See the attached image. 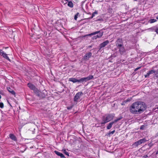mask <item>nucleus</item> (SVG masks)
Returning a JSON list of instances; mask_svg holds the SVG:
<instances>
[{"mask_svg": "<svg viewBox=\"0 0 158 158\" xmlns=\"http://www.w3.org/2000/svg\"><path fill=\"white\" fill-rule=\"evenodd\" d=\"M140 68V67H138L136 68L135 69V71H137V70L138 69H139Z\"/></svg>", "mask_w": 158, "mask_h": 158, "instance_id": "obj_31", "label": "nucleus"}, {"mask_svg": "<svg viewBox=\"0 0 158 158\" xmlns=\"http://www.w3.org/2000/svg\"><path fill=\"white\" fill-rule=\"evenodd\" d=\"M114 116V114H107L102 117L103 122L102 123V124H104L107 123L113 119Z\"/></svg>", "mask_w": 158, "mask_h": 158, "instance_id": "obj_2", "label": "nucleus"}, {"mask_svg": "<svg viewBox=\"0 0 158 158\" xmlns=\"http://www.w3.org/2000/svg\"><path fill=\"white\" fill-rule=\"evenodd\" d=\"M157 21V20L156 19H150L149 21V23H154L155 22H156Z\"/></svg>", "mask_w": 158, "mask_h": 158, "instance_id": "obj_21", "label": "nucleus"}, {"mask_svg": "<svg viewBox=\"0 0 158 158\" xmlns=\"http://www.w3.org/2000/svg\"><path fill=\"white\" fill-rule=\"evenodd\" d=\"M115 44L117 48L123 45L122 40L120 38L118 39L115 42Z\"/></svg>", "mask_w": 158, "mask_h": 158, "instance_id": "obj_9", "label": "nucleus"}, {"mask_svg": "<svg viewBox=\"0 0 158 158\" xmlns=\"http://www.w3.org/2000/svg\"><path fill=\"white\" fill-rule=\"evenodd\" d=\"M55 153L58 156H60L61 158L64 157V156L62 153L59 152L55 151Z\"/></svg>", "mask_w": 158, "mask_h": 158, "instance_id": "obj_15", "label": "nucleus"}, {"mask_svg": "<svg viewBox=\"0 0 158 158\" xmlns=\"http://www.w3.org/2000/svg\"><path fill=\"white\" fill-rule=\"evenodd\" d=\"M98 14V12L97 11H95L92 14V15L91 17H90L89 19H91L93 18L95 16V14Z\"/></svg>", "mask_w": 158, "mask_h": 158, "instance_id": "obj_22", "label": "nucleus"}, {"mask_svg": "<svg viewBox=\"0 0 158 158\" xmlns=\"http://www.w3.org/2000/svg\"><path fill=\"white\" fill-rule=\"evenodd\" d=\"M27 85L31 89L33 90L34 92L36 94V92L38 90L37 88L33 84L31 83H28Z\"/></svg>", "mask_w": 158, "mask_h": 158, "instance_id": "obj_7", "label": "nucleus"}, {"mask_svg": "<svg viewBox=\"0 0 158 158\" xmlns=\"http://www.w3.org/2000/svg\"><path fill=\"white\" fill-rule=\"evenodd\" d=\"M9 137L12 140L15 141L16 140V137L13 134H10Z\"/></svg>", "mask_w": 158, "mask_h": 158, "instance_id": "obj_18", "label": "nucleus"}, {"mask_svg": "<svg viewBox=\"0 0 158 158\" xmlns=\"http://www.w3.org/2000/svg\"><path fill=\"white\" fill-rule=\"evenodd\" d=\"M114 122L113 121H112L109 123L108 125L107 126V129H110L112 125L114 123Z\"/></svg>", "mask_w": 158, "mask_h": 158, "instance_id": "obj_19", "label": "nucleus"}, {"mask_svg": "<svg viewBox=\"0 0 158 158\" xmlns=\"http://www.w3.org/2000/svg\"><path fill=\"white\" fill-rule=\"evenodd\" d=\"M115 132V131L114 130L113 131H110L109 132V134L110 135V134H114V132Z\"/></svg>", "mask_w": 158, "mask_h": 158, "instance_id": "obj_28", "label": "nucleus"}, {"mask_svg": "<svg viewBox=\"0 0 158 158\" xmlns=\"http://www.w3.org/2000/svg\"><path fill=\"white\" fill-rule=\"evenodd\" d=\"M109 43V41L108 40H106L103 42L102 43L100 44L99 47L100 49H102V48L105 47Z\"/></svg>", "mask_w": 158, "mask_h": 158, "instance_id": "obj_11", "label": "nucleus"}, {"mask_svg": "<svg viewBox=\"0 0 158 158\" xmlns=\"http://www.w3.org/2000/svg\"><path fill=\"white\" fill-rule=\"evenodd\" d=\"M119 49V51L121 54H122L125 52V49L123 45L121 46L120 47L117 48Z\"/></svg>", "mask_w": 158, "mask_h": 158, "instance_id": "obj_12", "label": "nucleus"}, {"mask_svg": "<svg viewBox=\"0 0 158 158\" xmlns=\"http://www.w3.org/2000/svg\"><path fill=\"white\" fill-rule=\"evenodd\" d=\"M83 94V93L82 92H79L77 93L74 98V101L75 102H77L78 100L80 98L81 96Z\"/></svg>", "mask_w": 158, "mask_h": 158, "instance_id": "obj_8", "label": "nucleus"}, {"mask_svg": "<svg viewBox=\"0 0 158 158\" xmlns=\"http://www.w3.org/2000/svg\"><path fill=\"white\" fill-rule=\"evenodd\" d=\"M154 75L155 76H156L157 77H158V69L156 71V72Z\"/></svg>", "mask_w": 158, "mask_h": 158, "instance_id": "obj_25", "label": "nucleus"}, {"mask_svg": "<svg viewBox=\"0 0 158 158\" xmlns=\"http://www.w3.org/2000/svg\"><path fill=\"white\" fill-rule=\"evenodd\" d=\"M147 140L145 138L141 139L138 141L135 142L133 144V145L136 147L138 146L139 145L145 143Z\"/></svg>", "mask_w": 158, "mask_h": 158, "instance_id": "obj_6", "label": "nucleus"}, {"mask_svg": "<svg viewBox=\"0 0 158 158\" xmlns=\"http://www.w3.org/2000/svg\"><path fill=\"white\" fill-rule=\"evenodd\" d=\"M71 108H72V107H67V109H71Z\"/></svg>", "mask_w": 158, "mask_h": 158, "instance_id": "obj_33", "label": "nucleus"}, {"mask_svg": "<svg viewBox=\"0 0 158 158\" xmlns=\"http://www.w3.org/2000/svg\"><path fill=\"white\" fill-rule=\"evenodd\" d=\"M146 108V105L144 102L138 101L133 103L130 107L129 110L133 114H139L143 113Z\"/></svg>", "mask_w": 158, "mask_h": 158, "instance_id": "obj_1", "label": "nucleus"}, {"mask_svg": "<svg viewBox=\"0 0 158 158\" xmlns=\"http://www.w3.org/2000/svg\"><path fill=\"white\" fill-rule=\"evenodd\" d=\"M148 145L150 147H151L153 145L151 143H150Z\"/></svg>", "mask_w": 158, "mask_h": 158, "instance_id": "obj_32", "label": "nucleus"}, {"mask_svg": "<svg viewBox=\"0 0 158 158\" xmlns=\"http://www.w3.org/2000/svg\"><path fill=\"white\" fill-rule=\"evenodd\" d=\"M7 89L10 93L13 95H15V92L13 90L11 89L10 87H7Z\"/></svg>", "mask_w": 158, "mask_h": 158, "instance_id": "obj_16", "label": "nucleus"}, {"mask_svg": "<svg viewBox=\"0 0 158 158\" xmlns=\"http://www.w3.org/2000/svg\"><path fill=\"white\" fill-rule=\"evenodd\" d=\"M68 5L70 7H73V3L71 1H70L68 2Z\"/></svg>", "mask_w": 158, "mask_h": 158, "instance_id": "obj_23", "label": "nucleus"}, {"mask_svg": "<svg viewBox=\"0 0 158 158\" xmlns=\"http://www.w3.org/2000/svg\"><path fill=\"white\" fill-rule=\"evenodd\" d=\"M0 54L1 56H2L4 58L9 61H10V60L7 56V54H6L2 50H0Z\"/></svg>", "mask_w": 158, "mask_h": 158, "instance_id": "obj_10", "label": "nucleus"}, {"mask_svg": "<svg viewBox=\"0 0 158 158\" xmlns=\"http://www.w3.org/2000/svg\"><path fill=\"white\" fill-rule=\"evenodd\" d=\"M157 108L158 109V107Z\"/></svg>", "mask_w": 158, "mask_h": 158, "instance_id": "obj_37", "label": "nucleus"}, {"mask_svg": "<svg viewBox=\"0 0 158 158\" xmlns=\"http://www.w3.org/2000/svg\"><path fill=\"white\" fill-rule=\"evenodd\" d=\"M98 38L97 37V36H94L93 37V39H97V38Z\"/></svg>", "mask_w": 158, "mask_h": 158, "instance_id": "obj_30", "label": "nucleus"}, {"mask_svg": "<svg viewBox=\"0 0 158 158\" xmlns=\"http://www.w3.org/2000/svg\"><path fill=\"white\" fill-rule=\"evenodd\" d=\"M98 33H99V34H98L96 36L98 38H100L102 36L103 34V31L101 32L100 31H95L94 32L91 33L90 34L85 35L83 36V37H85L86 36H88L93 35H95L98 34Z\"/></svg>", "mask_w": 158, "mask_h": 158, "instance_id": "obj_4", "label": "nucleus"}, {"mask_svg": "<svg viewBox=\"0 0 158 158\" xmlns=\"http://www.w3.org/2000/svg\"><path fill=\"white\" fill-rule=\"evenodd\" d=\"M156 71L155 70H151L148 72L146 75H145V77H149L150 74L155 73Z\"/></svg>", "mask_w": 158, "mask_h": 158, "instance_id": "obj_14", "label": "nucleus"}, {"mask_svg": "<svg viewBox=\"0 0 158 158\" xmlns=\"http://www.w3.org/2000/svg\"><path fill=\"white\" fill-rule=\"evenodd\" d=\"M123 118V117L120 116L118 118H117L116 119L114 120L113 122H114V123H116L117 121L120 120Z\"/></svg>", "mask_w": 158, "mask_h": 158, "instance_id": "obj_20", "label": "nucleus"}, {"mask_svg": "<svg viewBox=\"0 0 158 158\" xmlns=\"http://www.w3.org/2000/svg\"><path fill=\"white\" fill-rule=\"evenodd\" d=\"M93 76L89 75L87 77L82 78L78 80V82H86L88 81L93 79Z\"/></svg>", "mask_w": 158, "mask_h": 158, "instance_id": "obj_5", "label": "nucleus"}, {"mask_svg": "<svg viewBox=\"0 0 158 158\" xmlns=\"http://www.w3.org/2000/svg\"><path fill=\"white\" fill-rule=\"evenodd\" d=\"M4 107V105L3 103L0 102V107L2 108Z\"/></svg>", "mask_w": 158, "mask_h": 158, "instance_id": "obj_27", "label": "nucleus"}, {"mask_svg": "<svg viewBox=\"0 0 158 158\" xmlns=\"http://www.w3.org/2000/svg\"><path fill=\"white\" fill-rule=\"evenodd\" d=\"M69 81H72L73 83H76L78 82V80L74 78H71L69 79Z\"/></svg>", "mask_w": 158, "mask_h": 158, "instance_id": "obj_17", "label": "nucleus"}, {"mask_svg": "<svg viewBox=\"0 0 158 158\" xmlns=\"http://www.w3.org/2000/svg\"><path fill=\"white\" fill-rule=\"evenodd\" d=\"M79 14V13H77L75 15V16H74V19H75V20H77V17H78V16Z\"/></svg>", "mask_w": 158, "mask_h": 158, "instance_id": "obj_26", "label": "nucleus"}, {"mask_svg": "<svg viewBox=\"0 0 158 158\" xmlns=\"http://www.w3.org/2000/svg\"><path fill=\"white\" fill-rule=\"evenodd\" d=\"M1 98V96L0 95V99Z\"/></svg>", "mask_w": 158, "mask_h": 158, "instance_id": "obj_36", "label": "nucleus"}, {"mask_svg": "<svg viewBox=\"0 0 158 158\" xmlns=\"http://www.w3.org/2000/svg\"><path fill=\"white\" fill-rule=\"evenodd\" d=\"M156 19H158V16L156 17Z\"/></svg>", "mask_w": 158, "mask_h": 158, "instance_id": "obj_35", "label": "nucleus"}, {"mask_svg": "<svg viewBox=\"0 0 158 158\" xmlns=\"http://www.w3.org/2000/svg\"><path fill=\"white\" fill-rule=\"evenodd\" d=\"M92 56V53L91 52H89L86 53L84 57V59L85 60H88Z\"/></svg>", "mask_w": 158, "mask_h": 158, "instance_id": "obj_13", "label": "nucleus"}, {"mask_svg": "<svg viewBox=\"0 0 158 158\" xmlns=\"http://www.w3.org/2000/svg\"><path fill=\"white\" fill-rule=\"evenodd\" d=\"M156 154H158V150L156 152Z\"/></svg>", "mask_w": 158, "mask_h": 158, "instance_id": "obj_34", "label": "nucleus"}, {"mask_svg": "<svg viewBox=\"0 0 158 158\" xmlns=\"http://www.w3.org/2000/svg\"><path fill=\"white\" fill-rule=\"evenodd\" d=\"M36 95L40 98H44L47 95V91L44 89L42 92H40L39 90L36 92Z\"/></svg>", "mask_w": 158, "mask_h": 158, "instance_id": "obj_3", "label": "nucleus"}, {"mask_svg": "<svg viewBox=\"0 0 158 158\" xmlns=\"http://www.w3.org/2000/svg\"><path fill=\"white\" fill-rule=\"evenodd\" d=\"M63 152L66 155L69 156V154L68 152H67L65 150H64L63 151Z\"/></svg>", "mask_w": 158, "mask_h": 158, "instance_id": "obj_24", "label": "nucleus"}, {"mask_svg": "<svg viewBox=\"0 0 158 158\" xmlns=\"http://www.w3.org/2000/svg\"><path fill=\"white\" fill-rule=\"evenodd\" d=\"M145 126L144 125H142L140 127V129H143L144 127Z\"/></svg>", "mask_w": 158, "mask_h": 158, "instance_id": "obj_29", "label": "nucleus"}]
</instances>
